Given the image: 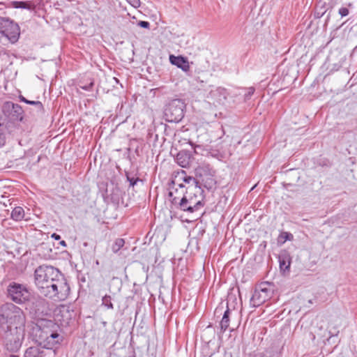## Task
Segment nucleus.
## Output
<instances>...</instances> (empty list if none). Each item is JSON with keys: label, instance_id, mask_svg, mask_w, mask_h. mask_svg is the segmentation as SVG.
Listing matches in <instances>:
<instances>
[{"label": "nucleus", "instance_id": "cd10ccee", "mask_svg": "<svg viewBox=\"0 0 357 357\" xmlns=\"http://www.w3.org/2000/svg\"><path fill=\"white\" fill-rule=\"evenodd\" d=\"M125 244V241L123 238H117L112 246V250L116 253Z\"/></svg>", "mask_w": 357, "mask_h": 357}, {"label": "nucleus", "instance_id": "c9c22d12", "mask_svg": "<svg viewBox=\"0 0 357 357\" xmlns=\"http://www.w3.org/2000/svg\"><path fill=\"white\" fill-rule=\"evenodd\" d=\"M138 26L144 29H149L150 23L147 21H139Z\"/></svg>", "mask_w": 357, "mask_h": 357}, {"label": "nucleus", "instance_id": "c03bdc74", "mask_svg": "<svg viewBox=\"0 0 357 357\" xmlns=\"http://www.w3.org/2000/svg\"><path fill=\"white\" fill-rule=\"evenodd\" d=\"M255 357H268V356H266V355L263 353H260L258 355H256Z\"/></svg>", "mask_w": 357, "mask_h": 357}, {"label": "nucleus", "instance_id": "6ab92c4d", "mask_svg": "<svg viewBox=\"0 0 357 357\" xmlns=\"http://www.w3.org/2000/svg\"><path fill=\"white\" fill-rule=\"evenodd\" d=\"M184 188H185V185L178 183V180H176V178H175L174 179L172 180L171 183H169V191L168 194L173 192V196H178L181 192H185V190H184Z\"/></svg>", "mask_w": 357, "mask_h": 357}, {"label": "nucleus", "instance_id": "2eb2a0df", "mask_svg": "<svg viewBox=\"0 0 357 357\" xmlns=\"http://www.w3.org/2000/svg\"><path fill=\"white\" fill-rule=\"evenodd\" d=\"M280 269L282 272H289L291 263L290 253L286 250H282L278 255Z\"/></svg>", "mask_w": 357, "mask_h": 357}, {"label": "nucleus", "instance_id": "4c0bfd02", "mask_svg": "<svg viewBox=\"0 0 357 357\" xmlns=\"http://www.w3.org/2000/svg\"><path fill=\"white\" fill-rule=\"evenodd\" d=\"M133 7L137 8L140 5L139 0H127Z\"/></svg>", "mask_w": 357, "mask_h": 357}, {"label": "nucleus", "instance_id": "9b49d317", "mask_svg": "<svg viewBox=\"0 0 357 357\" xmlns=\"http://www.w3.org/2000/svg\"><path fill=\"white\" fill-rule=\"evenodd\" d=\"M59 281L56 282L57 286L56 288L54 301H63L68 298L70 292V287L64 275L61 273L59 276Z\"/></svg>", "mask_w": 357, "mask_h": 357}, {"label": "nucleus", "instance_id": "412c9836", "mask_svg": "<svg viewBox=\"0 0 357 357\" xmlns=\"http://www.w3.org/2000/svg\"><path fill=\"white\" fill-rule=\"evenodd\" d=\"M211 96L217 98V101L220 103L222 101L225 100L228 93L227 90L222 87H218L215 90L211 92Z\"/></svg>", "mask_w": 357, "mask_h": 357}, {"label": "nucleus", "instance_id": "dca6fc26", "mask_svg": "<svg viewBox=\"0 0 357 357\" xmlns=\"http://www.w3.org/2000/svg\"><path fill=\"white\" fill-rule=\"evenodd\" d=\"M169 61L172 64L176 66L184 72H188L190 69L189 62L187 58L182 56H169Z\"/></svg>", "mask_w": 357, "mask_h": 357}, {"label": "nucleus", "instance_id": "0eeeda50", "mask_svg": "<svg viewBox=\"0 0 357 357\" xmlns=\"http://www.w3.org/2000/svg\"><path fill=\"white\" fill-rule=\"evenodd\" d=\"M61 273L59 269L52 266H39L34 271L35 284L38 288L52 278L54 279L56 275L59 276Z\"/></svg>", "mask_w": 357, "mask_h": 357}, {"label": "nucleus", "instance_id": "393cba45", "mask_svg": "<svg viewBox=\"0 0 357 357\" xmlns=\"http://www.w3.org/2000/svg\"><path fill=\"white\" fill-rule=\"evenodd\" d=\"M293 238H294V236L290 232L282 231L278 238V243H280V244H283L287 241H291Z\"/></svg>", "mask_w": 357, "mask_h": 357}, {"label": "nucleus", "instance_id": "20e7f679", "mask_svg": "<svg viewBox=\"0 0 357 357\" xmlns=\"http://www.w3.org/2000/svg\"><path fill=\"white\" fill-rule=\"evenodd\" d=\"M0 34L11 43H15L20 38V26L10 18L0 16Z\"/></svg>", "mask_w": 357, "mask_h": 357}, {"label": "nucleus", "instance_id": "72a5a7b5", "mask_svg": "<svg viewBox=\"0 0 357 357\" xmlns=\"http://www.w3.org/2000/svg\"><path fill=\"white\" fill-rule=\"evenodd\" d=\"M2 126V124L0 123V127ZM6 142V136L2 132L1 128H0V147L3 146Z\"/></svg>", "mask_w": 357, "mask_h": 357}, {"label": "nucleus", "instance_id": "ddd939ff", "mask_svg": "<svg viewBox=\"0 0 357 357\" xmlns=\"http://www.w3.org/2000/svg\"><path fill=\"white\" fill-rule=\"evenodd\" d=\"M31 306V308L36 314H43L47 310L48 306V302L43 297L38 296L29 298L28 301Z\"/></svg>", "mask_w": 357, "mask_h": 357}, {"label": "nucleus", "instance_id": "4468645a", "mask_svg": "<svg viewBox=\"0 0 357 357\" xmlns=\"http://www.w3.org/2000/svg\"><path fill=\"white\" fill-rule=\"evenodd\" d=\"M186 195L187 198L189 199L190 202H192V205L194 207L195 211H199L204 204L203 193L199 194L196 192V190L193 191H185L184 192Z\"/></svg>", "mask_w": 357, "mask_h": 357}, {"label": "nucleus", "instance_id": "39448f33", "mask_svg": "<svg viewBox=\"0 0 357 357\" xmlns=\"http://www.w3.org/2000/svg\"><path fill=\"white\" fill-rule=\"evenodd\" d=\"M3 332L2 338L6 349L11 352H16L21 347L24 339V330H1Z\"/></svg>", "mask_w": 357, "mask_h": 357}, {"label": "nucleus", "instance_id": "a19ab883", "mask_svg": "<svg viewBox=\"0 0 357 357\" xmlns=\"http://www.w3.org/2000/svg\"><path fill=\"white\" fill-rule=\"evenodd\" d=\"M199 229V231H198V234H200V235H202H202L204 234V233L205 232L204 229H202V228H201V227H200V228H198L197 227H195V229Z\"/></svg>", "mask_w": 357, "mask_h": 357}, {"label": "nucleus", "instance_id": "bb28decb", "mask_svg": "<svg viewBox=\"0 0 357 357\" xmlns=\"http://www.w3.org/2000/svg\"><path fill=\"white\" fill-rule=\"evenodd\" d=\"M126 176L127 181L129 182L130 187H134L138 182L143 183V180L135 176H130V174L128 172L126 173Z\"/></svg>", "mask_w": 357, "mask_h": 357}, {"label": "nucleus", "instance_id": "e433bc0d", "mask_svg": "<svg viewBox=\"0 0 357 357\" xmlns=\"http://www.w3.org/2000/svg\"><path fill=\"white\" fill-rule=\"evenodd\" d=\"M93 86V82H91L89 84L80 86V88L85 91H91Z\"/></svg>", "mask_w": 357, "mask_h": 357}, {"label": "nucleus", "instance_id": "a18cd8bd", "mask_svg": "<svg viewBox=\"0 0 357 357\" xmlns=\"http://www.w3.org/2000/svg\"><path fill=\"white\" fill-rule=\"evenodd\" d=\"M10 357H19L18 356L11 355Z\"/></svg>", "mask_w": 357, "mask_h": 357}, {"label": "nucleus", "instance_id": "5701e85b", "mask_svg": "<svg viewBox=\"0 0 357 357\" xmlns=\"http://www.w3.org/2000/svg\"><path fill=\"white\" fill-rule=\"evenodd\" d=\"M24 217V211L23 208L17 206L14 208L11 213V218L15 221H20Z\"/></svg>", "mask_w": 357, "mask_h": 357}, {"label": "nucleus", "instance_id": "b1692460", "mask_svg": "<svg viewBox=\"0 0 357 357\" xmlns=\"http://www.w3.org/2000/svg\"><path fill=\"white\" fill-rule=\"evenodd\" d=\"M229 307L225 311L222 320L220 321V328L222 331H225L229 326Z\"/></svg>", "mask_w": 357, "mask_h": 357}, {"label": "nucleus", "instance_id": "f8f14e48", "mask_svg": "<svg viewBox=\"0 0 357 357\" xmlns=\"http://www.w3.org/2000/svg\"><path fill=\"white\" fill-rule=\"evenodd\" d=\"M176 180H182L183 181V184L185 185V191H193L196 190V192H199V194L203 193L204 190L199 185V183L196 178L195 175L194 176H187L184 171H182L181 174L176 176Z\"/></svg>", "mask_w": 357, "mask_h": 357}, {"label": "nucleus", "instance_id": "f3484780", "mask_svg": "<svg viewBox=\"0 0 357 357\" xmlns=\"http://www.w3.org/2000/svg\"><path fill=\"white\" fill-rule=\"evenodd\" d=\"M176 162L182 167H188L192 162V156L188 151H181L176 156Z\"/></svg>", "mask_w": 357, "mask_h": 357}, {"label": "nucleus", "instance_id": "6e6552de", "mask_svg": "<svg viewBox=\"0 0 357 357\" xmlns=\"http://www.w3.org/2000/svg\"><path fill=\"white\" fill-rule=\"evenodd\" d=\"M7 292L8 296L15 303L22 304L29 301L30 293L23 284L12 282L7 287Z\"/></svg>", "mask_w": 357, "mask_h": 357}, {"label": "nucleus", "instance_id": "423d86ee", "mask_svg": "<svg viewBox=\"0 0 357 357\" xmlns=\"http://www.w3.org/2000/svg\"><path fill=\"white\" fill-rule=\"evenodd\" d=\"M273 291L272 283L265 282L259 284L256 287L250 299L252 305L255 307L259 306L271 298Z\"/></svg>", "mask_w": 357, "mask_h": 357}, {"label": "nucleus", "instance_id": "4be33fe9", "mask_svg": "<svg viewBox=\"0 0 357 357\" xmlns=\"http://www.w3.org/2000/svg\"><path fill=\"white\" fill-rule=\"evenodd\" d=\"M58 281H59V277H58V275H56V277H54V279L52 278L49 282H45L42 286L37 288V289H38V292L44 296L45 295V293H44L43 291H45L46 289L52 288L56 284V282H58Z\"/></svg>", "mask_w": 357, "mask_h": 357}, {"label": "nucleus", "instance_id": "f257e3e1", "mask_svg": "<svg viewBox=\"0 0 357 357\" xmlns=\"http://www.w3.org/2000/svg\"><path fill=\"white\" fill-rule=\"evenodd\" d=\"M0 314L1 330H24L25 316L23 312L12 303L6 304L1 309Z\"/></svg>", "mask_w": 357, "mask_h": 357}, {"label": "nucleus", "instance_id": "ea45409f", "mask_svg": "<svg viewBox=\"0 0 357 357\" xmlns=\"http://www.w3.org/2000/svg\"><path fill=\"white\" fill-rule=\"evenodd\" d=\"M51 237L52 238H54V240L56 241H59L61 239V236L59 234H57L56 233H53L52 235H51Z\"/></svg>", "mask_w": 357, "mask_h": 357}, {"label": "nucleus", "instance_id": "58836bf2", "mask_svg": "<svg viewBox=\"0 0 357 357\" xmlns=\"http://www.w3.org/2000/svg\"><path fill=\"white\" fill-rule=\"evenodd\" d=\"M35 107L36 111L38 113H42L44 111V107L43 104L41 103V107H38L37 105H33Z\"/></svg>", "mask_w": 357, "mask_h": 357}, {"label": "nucleus", "instance_id": "1a4fd4ad", "mask_svg": "<svg viewBox=\"0 0 357 357\" xmlns=\"http://www.w3.org/2000/svg\"><path fill=\"white\" fill-rule=\"evenodd\" d=\"M173 195V192L168 194L171 203L176 208L190 213L195 212V210L192 205V202H190L189 199L187 198L184 192H181L178 196Z\"/></svg>", "mask_w": 357, "mask_h": 357}, {"label": "nucleus", "instance_id": "49530a36", "mask_svg": "<svg viewBox=\"0 0 357 357\" xmlns=\"http://www.w3.org/2000/svg\"><path fill=\"white\" fill-rule=\"evenodd\" d=\"M130 357H135V356H130Z\"/></svg>", "mask_w": 357, "mask_h": 357}, {"label": "nucleus", "instance_id": "7c9ffc66", "mask_svg": "<svg viewBox=\"0 0 357 357\" xmlns=\"http://www.w3.org/2000/svg\"><path fill=\"white\" fill-rule=\"evenodd\" d=\"M10 59V54L9 53L5 50L4 49H2L0 50V59L1 61H6V63L7 61H8Z\"/></svg>", "mask_w": 357, "mask_h": 357}, {"label": "nucleus", "instance_id": "37998d69", "mask_svg": "<svg viewBox=\"0 0 357 357\" xmlns=\"http://www.w3.org/2000/svg\"><path fill=\"white\" fill-rule=\"evenodd\" d=\"M6 8L5 3L3 2H0V10H3Z\"/></svg>", "mask_w": 357, "mask_h": 357}, {"label": "nucleus", "instance_id": "c756f323", "mask_svg": "<svg viewBox=\"0 0 357 357\" xmlns=\"http://www.w3.org/2000/svg\"><path fill=\"white\" fill-rule=\"evenodd\" d=\"M20 99L22 102H24L26 104L31 105H37L38 107V106L41 107V102H40V101L29 100L22 96H20Z\"/></svg>", "mask_w": 357, "mask_h": 357}, {"label": "nucleus", "instance_id": "a211bd4d", "mask_svg": "<svg viewBox=\"0 0 357 357\" xmlns=\"http://www.w3.org/2000/svg\"><path fill=\"white\" fill-rule=\"evenodd\" d=\"M44 348L38 346L30 347L24 352V357H45Z\"/></svg>", "mask_w": 357, "mask_h": 357}, {"label": "nucleus", "instance_id": "2f4dec72", "mask_svg": "<svg viewBox=\"0 0 357 357\" xmlns=\"http://www.w3.org/2000/svg\"><path fill=\"white\" fill-rule=\"evenodd\" d=\"M247 93L245 94V100H249L251 96L254 94L255 89L253 86L247 89Z\"/></svg>", "mask_w": 357, "mask_h": 357}, {"label": "nucleus", "instance_id": "473e14b6", "mask_svg": "<svg viewBox=\"0 0 357 357\" xmlns=\"http://www.w3.org/2000/svg\"><path fill=\"white\" fill-rule=\"evenodd\" d=\"M59 335L56 332H51L50 335H47L46 340L50 342V339H52L54 342H58V340L55 341L54 340L58 338Z\"/></svg>", "mask_w": 357, "mask_h": 357}, {"label": "nucleus", "instance_id": "a878e982", "mask_svg": "<svg viewBox=\"0 0 357 357\" xmlns=\"http://www.w3.org/2000/svg\"><path fill=\"white\" fill-rule=\"evenodd\" d=\"M112 297L109 295H105L102 298V305L109 310H113L114 306L112 302Z\"/></svg>", "mask_w": 357, "mask_h": 357}, {"label": "nucleus", "instance_id": "7ed1b4c3", "mask_svg": "<svg viewBox=\"0 0 357 357\" xmlns=\"http://www.w3.org/2000/svg\"><path fill=\"white\" fill-rule=\"evenodd\" d=\"M186 105L182 99H174L166 105L164 116L165 120L171 123H178L184 117Z\"/></svg>", "mask_w": 357, "mask_h": 357}, {"label": "nucleus", "instance_id": "f03ea898", "mask_svg": "<svg viewBox=\"0 0 357 357\" xmlns=\"http://www.w3.org/2000/svg\"><path fill=\"white\" fill-rule=\"evenodd\" d=\"M215 171L208 164H201L194 169V174L201 188L207 190L215 188L216 181L215 179Z\"/></svg>", "mask_w": 357, "mask_h": 357}, {"label": "nucleus", "instance_id": "79ce46f5", "mask_svg": "<svg viewBox=\"0 0 357 357\" xmlns=\"http://www.w3.org/2000/svg\"><path fill=\"white\" fill-rule=\"evenodd\" d=\"M59 244H60L61 246L64 247V248L67 247V243H66V242L65 241H63V240L59 242Z\"/></svg>", "mask_w": 357, "mask_h": 357}, {"label": "nucleus", "instance_id": "c85d7f7f", "mask_svg": "<svg viewBox=\"0 0 357 357\" xmlns=\"http://www.w3.org/2000/svg\"><path fill=\"white\" fill-rule=\"evenodd\" d=\"M56 286L57 283H56L52 288L46 289V291H43L44 293H45V295L44 296L54 301V298L56 297L55 291Z\"/></svg>", "mask_w": 357, "mask_h": 357}, {"label": "nucleus", "instance_id": "aec40b11", "mask_svg": "<svg viewBox=\"0 0 357 357\" xmlns=\"http://www.w3.org/2000/svg\"><path fill=\"white\" fill-rule=\"evenodd\" d=\"M11 5L15 8H22L29 10H34L36 9V4L31 1H14L11 2Z\"/></svg>", "mask_w": 357, "mask_h": 357}, {"label": "nucleus", "instance_id": "9d476101", "mask_svg": "<svg viewBox=\"0 0 357 357\" xmlns=\"http://www.w3.org/2000/svg\"><path fill=\"white\" fill-rule=\"evenodd\" d=\"M4 115L9 121L15 123L21 121L23 119V109L18 104L12 102H6L3 104L2 108Z\"/></svg>", "mask_w": 357, "mask_h": 357}, {"label": "nucleus", "instance_id": "f704fd0d", "mask_svg": "<svg viewBox=\"0 0 357 357\" xmlns=\"http://www.w3.org/2000/svg\"><path fill=\"white\" fill-rule=\"evenodd\" d=\"M338 13L341 15V17H346L349 15V11L347 8L342 7L339 9Z\"/></svg>", "mask_w": 357, "mask_h": 357}]
</instances>
